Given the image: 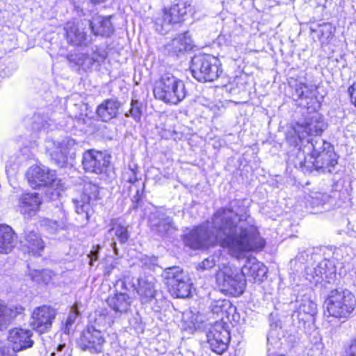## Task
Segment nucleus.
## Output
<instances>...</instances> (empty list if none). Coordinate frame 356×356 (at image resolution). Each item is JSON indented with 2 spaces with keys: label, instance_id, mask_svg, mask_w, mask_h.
Listing matches in <instances>:
<instances>
[{
  "label": "nucleus",
  "instance_id": "f257e3e1",
  "mask_svg": "<svg viewBox=\"0 0 356 356\" xmlns=\"http://www.w3.org/2000/svg\"><path fill=\"white\" fill-rule=\"evenodd\" d=\"M184 242L195 250L218 244L235 257L264 247L254 218L236 200L228 208L218 209L207 226H200L186 235Z\"/></svg>",
  "mask_w": 356,
  "mask_h": 356
},
{
  "label": "nucleus",
  "instance_id": "f03ea898",
  "mask_svg": "<svg viewBox=\"0 0 356 356\" xmlns=\"http://www.w3.org/2000/svg\"><path fill=\"white\" fill-rule=\"evenodd\" d=\"M306 141L305 149H300L298 152L300 167L332 172L337 159L331 144L320 138L307 139Z\"/></svg>",
  "mask_w": 356,
  "mask_h": 356
},
{
  "label": "nucleus",
  "instance_id": "7ed1b4c3",
  "mask_svg": "<svg viewBox=\"0 0 356 356\" xmlns=\"http://www.w3.org/2000/svg\"><path fill=\"white\" fill-rule=\"evenodd\" d=\"M114 293L111 294L106 300L110 309L101 308L95 312V323L99 326H111L115 318L130 310L133 299L127 293L126 282L119 279L114 284Z\"/></svg>",
  "mask_w": 356,
  "mask_h": 356
},
{
  "label": "nucleus",
  "instance_id": "20e7f679",
  "mask_svg": "<svg viewBox=\"0 0 356 356\" xmlns=\"http://www.w3.org/2000/svg\"><path fill=\"white\" fill-rule=\"evenodd\" d=\"M153 92L155 98L172 104H177L186 95L184 82L169 72L155 82Z\"/></svg>",
  "mask_w": 356,
  "mask_h": 356
},
{
  "label": "nucleus",
  "instance_id": "39448f33",
  "mask_svg": "<svg viewBox=\"0 0 356 356\" xmlns=\"http://www.w3.org/2000/svg\"><path fill=\"white\" fill-rule=\"evenodd\" d=\"M325 305L330 316L346 319L356 308V298L347 289H334L330 292Z\"/></svg>",
  "mask_w": 356,
  "mask_h": 356
},
{
  "label": "nucleus",
  "instance_id": "423d86ee",
  "mask_svg": "<svg viewBox=\"0 0 356 356\" xmlns=\"http://www.w3.org/2000/svg\"><path fill=\"white\" fill-rule=\"evenodd\" d=\"M191 71L200 82L213 81L222 72L218 58L210 54L195 56L191 60Z\"/></svg>",
  "mask_w": 356,
  "mask_h": 356
},
{
  "label": "nucleus",
  "instance_id": "0eeeda50",
  "mask_svg": "<svg viewBox=\"0 0 356 356\" xmlns=\"http://www.w3.org/2000/svg\"><path fill=\"white\" fill-rule=\"evenodd\" d=\"M26 176L29 184L33 188L49 186V190H55L56 195H59L60 191L65 188L62 180L56 177L55 171L46 166H32L27 172Z\"/></svg>",
  "mask_w": 356,
  "mask_h": 356
},
{
  "label": "nucleus",
  "instance_id": "6e6552de",
  "mask_svg": "<svg viewBox=\"0 0 356 356\" xmlns=\"http://www.w3.org/2000/svg\"><path fill=\"white\" fill-rule=\"evenodd\" d=\"M163 277L171 294L176 298H187L191 293L192 283L188 275L177 266L166 268Z\"/></svg>",
  "mask_w": 356,
  "mask_h": 356
},
{
  "label": "nucleus",
  "instance_id": "1a4fd4ad",
  "mask_svg": "<svg viewBox=\"0 0 356 356\" xmlns=\"http://www.w3.org/2000/svg\"><path fill=\"white\" fill-rule=\"evenodd\" d=\"M100 188L92 182H86L81 195L72 199L76 212L86 223L90 218V212L97 200H100Z\"/></svg>",
  "mask_w": 356,
  "mask_h": 356
},
{
  "label": "nucleus",
  "instance_id": "9d476101",
  "mask_svg": "<svg viewBox=\"0 0 356 356\" xmlns=\"http://www.w3.org/2000/svg\"><path fill=\"white\" fill-rule=\"evenodd\" d=\"M326 127L327 124L319 113L314 111L309 113L302 122H297L294 128L295 134L299 140V143L296 142L295 146L300 145L301 147L307 136H320Z\"/></svg>",
  "mask_w": 356,
  "mask_h": 356
},
{
  "label": "nucleus",
  "instance_id": "9b49d317",
  "mask_svg": "<svg viewBox=\"0 0 356 356\" xmlns=\"http://www.w3.org/2000/svg\"><path fill=\"white\" fill-rule=\"evenodd\" d=\"M94 325H89L83 330L79 339V346L83 350H88L91 354H99L103 351V346L105 343L104 334L101 328L95 323L94 316Z\"/></svg>",
  "mask_w": 356,
  "mask_h": 356
},
{
  "label": "nucleus",
  "instance_id": "f8f14e48",
  "mask_svg": "<svg viewBox=\"0 0 356 356\" xmlns=\"http://www.w3.org/2000/svg\"><path fill=\"white\" fill-rule=\"evenodd\" d=\"M76 145L75 140L65 138L61 141L48 138L45 140V148L54 163L63 167L67 161V154Z\"/></svg>",
  "mask_w": 356,
  "mask_h": 356
},
{
  "label": "nucleus",
  "instance_id": "ddd939ff",
  "mask_svg": "<svg viewBox=\"0 0 356 356\" xmlns=\"http://www.w3.org/2000/svg\"><path fill=\"white\" fill-rule=\"evenodd\" d=\"M56 315V310L50 306L35 307L31 314L30 325L40 334L48 332Z\"/></svg>",
  "mask_w": 356,
  "mask_h": 356
},
{
  "label": "nucleus",
  "instance_id": "4468645a",
  "mask_svg": "<svg viewBox=\"0 0 356 356\" xmlns=\"http://www.w3.org/2000/svg\"><path fill=\"white\" fill-rule=\"evenodd\" d=\"M111 163V156L106 152L90 149L83 154V168L90 172L102 174L105 172Z\"/></svg>",
  "mask_w": 356,
  "mask_h": 356
},
{
  "label": "nucleus",
  "instance_id": "2eb2a0df",
  "mask_svg": "<svg viewBox=\"0 0 356 356\" xmlns=\"http://www.w3.org/2000/svg\"><path fill=\"white\" fill-rule=\"evenodd\" d=\"M306 278L310 282L318 283L325 280L330 282L336 275V268L332 261L324 259L315 267L305 268Z\"/></svg>",
  "mask_w": 356,
  "mask_h": 356
},
{
  "label": "nucleus",
  "instance_id": "dca6fc26",
  "mask_svg": "<svg viewBox=\"0 0 356 356\" xmlns=\"http://www.w3.org/2000/svg\"><path fill=\"white\" fill-rule=\"evenodd\" d=\"M148 224L152 232L162 236L176 229L172 217L161 210H156L149 214Z\"/></svg>",
  "mask_w": 356,
  "mask_h": 356
},
{
  "label": "nucleus",
  "instance_id": "f3484780",
  "mask_svg": "<svg viewBox=\"0 0 356 356\" xmlns=\"http://www.w3.org/2000/svg\"><path fill=\"white\" fill-rule=\"evenodd\" d=\"M297 310L292 314L293 321H298L305 325L306 323L313 324L317 314V307L314 302L307 298L297 300Z\"/></svg>",
  "mask_w": 356,
  "mask_h": 356
},
{
  "label": "nucleus",
  "instance_id": "a211bd4d",
  "mask_svg": "<svg viewBox=\"0 0 356 356\" xmlns=\"http://www.w3.org/2000/svg\"><path fill=\"white\" fill-rule=\"evenodd\" d=\"M86 26V22H67L64 28L67 42L74 46L86 45L90 41L85 31Z\"/></svg>",
  "mask_w": 356,
  "mask_h": 356
},
{
  "label": "nucleus",
  "instance_id": "6ab92c4d",
  "mask_svg": "<svg viewBox=\"0 0 356 356\" xmlns=\"http://www.w3.org/2000/svg\"><path fill=\"white\" fill-rule=\"evenodd\" d=\"M8 341L14 352L31 348L34 344L33 332L30 330L15 327L9 331Z\"/></svg>",
  "mask_w": 356,
  "mask_h": 356
},
{
  "label": "nucleus",
  "instance_id": "aec40b11",
  "mask_svg": "<svg viewBox=\"0 0 356 356\" xmlns=\"http://www.w3.org/2000/svg\"><path fill=\"white\" fill-rule=\"evenodd\" d=\"M135 289L142 304L149 303L157 300L159 292L155 288V280L152 277H139Z\"/></svg>",
  "mask_w": 356,
  "mask_h": 356
},
{
  "label": "nucleus",
  "instance_id": "412c9836",
  "mask_svg": "<svg viewBox=\"0 0 356 356\" xmlns=\"http://www.w3.org/2000/svg\"><path fill=\"white\" fill-rule=\"evenodd\" d=\"M42 203L38 193H24L19 199L18 210L25 218L35 216Z\"/></svg>",
  "mask_w": 356,
  "mask_h": 356
},
{
  "label": "nucleus",
  "instance_id": "4be33fe9",
  "mask_svg": "<svg viewBox=\"0 0 356 356\" xmlns=\"http://www.w3.org/2000/svg\"><path fill=\"white\" fill-rule=\"evenodd\" d=\"M241 272L244 275V278L247 277L255 282H260L266 277L267 268L255 257H250L245 260Z\"/></svg>",
  "mask_w": 356,
  "mask_h": 356
},
{
  "label": "nucleus",
  "instance_id": "5701e85b",
  "mask_svg": "<svg viewBox=\"0 0 356 356\" xmlns=\"http://www.w3.org/2000/svg\"><path fill=\"white\" fill-rule=\"evenodd\" d=\"M111 16H93L90 20L86 21L95 35L109 37L114 32V27L111 21Z\"/></svg>",
  "mask_w": 356,
  "mask_h": 356
},
{
  "label": "nucleus",
  "instance_id": "b1692460",
  "mask_svg": "<svg viewBox=\"0 0 356 356\" xmlns=\"http://www.w3.org/2000/svg\"><path fill=\"white\" fill-rule=\"evenodd\" d=\"M188 32L179 35L164 46V51L170 55H178L192 49Z\"/></svg>",
  "mask_w": 356,
  "mask_h": 356
},
{
  "label": "nucleus",
  "instance_id": "393cba45",
  "mask_svg": "<svg viewBox=\"0 0 356 356\" xmlns=\"http://www.w3.org/2000/svg\"><path fill=\"white\" fill-rule=\"evenodd\" d=\"M121 106L122 104L118 99H108L97 106L96 113L103 122H108L117 117Z\"/></svg>",
  "mask_w": 356,
  "mask_h": 356
},
{
  "label": "nucleus",
  "instance_id": "a878e982",
  "mask_svg": "<svg viewBox=\"0 0 356 356\" xmlns=\"http://www.w3.org/2000/svg\"><path fill=\"white\" fill-rule=\"evenodd\" d=\"M16 243L17 236L12 227L4 224L0 225V254H8Z\"/></svg>",
  "mask_w": 356,
  "mask_h": 356
},
{
  "label": "nucleus",
  "instance_id": "bb28decb",
  "mask_svg": "<svg viewBox=\"0 0 356 356\" xmlns=\"http://www.w3.org/2000/svg\"><path fill=\"white\" fill-rule=\"evenodd\" d=\"M30 252L40 254L44 248V243L38 232L27 228L24 232V238L22 241Z\"/></svg>",
  "mask_w": 356,
  "mask_h": 356
},
{
  "label": "nucleus",
  "instance_id": "cd10ccee",
  "mask_svg": "<svg viewBox=\"0 0 356 356\" xmlns=\"http://www.w3.org/2000/svg\"><path fill=\"white\" fill-rule=\"evenodd\" d=\"M24 310L22 306H7L0 302V330L7 328L13 320Z\"/></svg>",
  "mask_w": 356,
  "mask_h": 356
},
{
  "label": "nucleus",
  "instance_id": "c85d7f7f",
  "mask_svg": "<svg viewBox=\"0 0 356 356\" xmlns=\"http://www.w3.org/2000/svg\"><path fill=\"white\" fill-rule=\"evenodd\" d=\"M229 280L226 292L237 296L243 293L245 286V278H244L241 272L236 273L232 269V275Z\"/></svg>",
  "mask_w": 356,
  "mask_h": 356
},
{
  "label": "nucleus",
  "instance_id": "c756f323",
  "mask_svg": "<svg viewBox=\"0 0 356 356\" xmlns=\"http://www.w3.org/2000/svg\"><path fill=\"white\" fill-rule=\"evenodd\" d=\"M108 235L116 237L120 243H125L129 238L128 225H124L116 220L112 222V227L108 232Z\"/></svg>",
  "mask_w": 356,
  "mask_h": 356
},
{
  "label": "nucleus",
  "instance_id": "7c9ffc66",
  "mask_svg": "<svg viewBox=\"0 0 356 356\" xmlns=\"http://www.w3.org/2000/svg\"><path fill=\"white\" fill-rule=\"evenodd\" d=\"M67 58L70 63H74L84 71H87L91 68L90 56L86 54L81 52L71 53L67 55Z\"/></svg>",
  "mask_w": 356,
  "mask_h": 356
},
{
  "label": "nucleus",
  "instance_id": "2f4dec72",
  "mask_svg": "<svg viewBox=\"0 0 356 356\" xmlns=\"http://www.w3.org/2000/svg\"><path fill=\"white\" fill-rule=\"evenodd\" d=\"M230 340L229 331H223L222 338L207 341L211 350L217 354L223 353L227 348Z\"/></svg>",
  "mask_w": 356,
  "mask_h": 356
},
{
  "label": "nucleus",
  "instance_id": "473e14b6",
  "mask_svg": "<svg viewBox=\"0 0 356 356\" xmlns=\"http://www.w3.org/2000/svg\"><path fill=\"white\" fill-rule=\"evenodd\" d=\"M28 276L36 283L47 284L52 280L53 273L47 269H33L29 270Z\"/></svg>",
  "mask_w": 356,
  "mask_h": 356
},
{
  "label": "nucleus",
  "instance_id": "72a5a7b5",
  "mask_svg": "<svg viewBox=\"0 0 356 356\" xmlns=\"http://www.w3.org/2000/svg\"><path fill=\"white\" fill-rule=\"evenodd\" d=\"M232 275V268L224 264L216 274V282L222 291H226L229 284V280Z\"/></svg>",
  "mask_w": 356,
  "mask_h": 356
},
{
  "label": "nucleus",
  "instance_id": "f704fd0d",
  "mask_svg": "<svg viewBox=\"0 0 356 356\" xmlns=\"http://www.w3.org/2000/svg\"><path fill=\"white\" fill-rule=\"evenodd\" d=\"M312 33H316L320 40H327L332 35L333 28L330 23L319 24L316 29L311 28Z\"/></svg>",
  "mask_w": 356,
  "mask_h": 356
},
{
  "label": "nucleus",
  "instance_id": "c9c22d12",
  "mask_svg": "<svg viewBox=\"0 0 356 356\" xmlns=\"http://www.w3.org/2000/svg\"><path fill=\"white\" fill-rule=\"evenodd\" d=\"M216 265H218L219 268L222 267V264H220V257L216 254H213L199 263L196 268L197 270L204 271L212 268Z\"/></svg>",
  "mask_w": 356,
  "mask_h": 356
},
{
  "label": "nucleus",
  "instance_id": "e433bc0d",
  "mask_svg": "<svg viewBox=\"0 0 356 356\" xmlns=\"http://www.w3.org/2000/svg\"><path fill=\"white\" fill-rule=\"evenodd\" d=\"M142 104L138 101L132 99L131 102V108L128 112L125 113L124 115L127 118L131 117L136 122H139L141 119Z\"/></svg>",
  "mask_w": 356,
  "mask_h": 356
},
{
  "label": "nucleus",
  "instance_id": "4c0bfd02",
  "mask_svg": "<svg viewBox=\"0 0 356 356\" xmlns=\"http://www.w3.org/2000/svg\"><path fill=\"white\" fill-rule=\"evenodd\" d=\"M78 316L79 312L77 309L74 308L72 309L66 321L62 326V330L65 334H69L73 330V325L74 324Z\"/></svg>",
  "mask_w": 356,
  "mask_h": 356
},
{
  "label": "nucleus",
  "instance_id": "58836bf2",
  "mask_svg": "<svg viewBox=\"0 0 356 356\" xmlns=\"http://www.w3.org/2000/svg\"><path fill=\"white\" fill-rule=\"evenodd\" d=\"M42 225L51 233H56L61 229H65V221L54 219H44Z\"/></svg>",
  "mask_w": 356,
  "mask_h": 356
},
{
  "label": "nucleus",
  "instance_id": "ea45409f",
  "mask_svg": "<svg viewBox=\"0 0 356 356\" xmlns=\"http://www.w3.org/2000/svg\"><path fill=\"white\" fill-rule=\"evenodd\" d=\"M230 302L226 299L214 300L211 302L210 308L213 314H218L226 311L230 307Z\"/></svg>",
  "mask_w": 356,
  "mask_h": 356
},
{
  "label": "nucleus",
  "instance_id": "a19ab883",
  "mask_svg": "<svg viewBox=\"0 0 356 356\" xmlns=\"http://www.w3.org/2000/svg\"><path fill=\"white\" fill-rule=\"evenodd\" d=\"M223 331L228 330L224 327L221 323H216L208 332L207 334V341L222 338Z\"/></svg>",
  "mask_w": 356,
  "mask_h": 356
},
{
  "label": "nucleus",
  "instance_id": "79ce46f5",
  "mask_svg": "<svg viewBox=\"0 0 356 356\" xmlns=\"http://www.w3.org/2000/svg\"><path fill=\"white\" fill-rule=\"evenodd\" d=\"M311 94L312 91L305 83H299L296 84L293 95L297 97V99L308 98Z\"/></svg>",
  "mask_w": 356,
  "mask_h": 356
},
{
  "label": "nucleus",
  "instance_id": "37998d69",
  "mask_svg": "<svg viewBox=\"0 0 356 356\" xmlns=\"http://www.w3.org/2000/svg\"><path fill=\"white\" fill-rule=\"evenodd\" d=\"M328 195L325 193H314L312 196H310V200H308L312 207H318L319 206L323 205L325 202L328 200Z\"/></svg>",
  "mask_w": 356,
  "mask_h": 356
},
{
  "label": "nucleus",
  "instance_id": "c03bdc74",
  "mask_svg": "<svg viewBox=\"0 0 356 356\" xmlns=\"http://www.w3.org/2000/svg\"><path fill=\"white\" fill-rule=\"evenodd\" d=\"M107 54L105 50L95 47V49H92V55L90 56L91 60V67L95 63H102L106 58Z\"/></svg>",
  "mask_w": 356,
  "mask_h": 356
},
{
  "label": "nucleus",
  "instance_id": "a18cd8bd",
  "mask_svg": "<svg viewBox=\"0 0 356 356\" xmlns=\"http://www.w3.org/2000/svg\"><path fill=\"white\" fill-rule=\"evenodd\" d=\"M136 175V170L129 167L124 172L122 177L124 181L131 184H135L138 181Z\"/></svg>",
  "mask_w": 356,
  "mask_h": 356
},
{
  "label": "nucleus",
  "instance_id": "49530a36",
  "mask_svg": "<svg viewBox=\"0 0 356 356\" xmlns=\"http://www.w3.org/2000/svg\"><path fill=\"white\" fill-rule=\"evenodd\" d=\"M312 250L307 249L300 252L296 257V260L300 263L304 264L309 261V257L312 254Z\"/></svg>",
  "mask_w": 356,
  "mask_h": 356
},
{
  "label": "nucleus",
  "instance_id": "de8ad7c7",
  "mask_svg": "<svg viewBox=\"0 0 356 356\" xmlns=\"http://www.w3.org/2000/svg\"><path fill=\"white\" fill-rule=\"evenodd\" d=\"M345 356H356V338L345 347Z\"/></svg>",
  "mask_w": 356,
  "mask_h": 356
},
{
  "label": "nucleus",
  "instance_id": "09e8293b",
  "mask_svg": "<svg viewBox=\"0 0 356 356\" xmlns=\"http://www.w3.org/2000/svg\"><path fill=\"white\" fill-rule=\"evenodd\" d=\"M54 220L65 221V229L68 228V215L65 210L58 209Z\"/></svg>",
  "mask_w": 356,
  "mask_h": 356
},
{
  "label": "nucleus",
  "instance_id": "8fccbe9b",
  "mask_svg": "<svg viewBox=\"0 0 356 356\" xmlns=\"http://www.w3.org/2000/svg\"><path fill=\"white\" fill-rule=\"evenodd\" d=\"M351 252V248H350L349 246L348 245H341L339 248H337L334 252V254L336 255L337 257L339 254H341L342 257H343V254L345 252L346 254V256H349L350 257V254L349 253V252Z\"/></svg>",
  "mask_w": 356,
  "mask_h": 356
},
{
  "label": "nucleus",
  "instance_id": "3c124183",
  "mask_svg": "<svg viewBox=\"0 0 356 356\" xmlns=\"http://www.w3.org/2000/svg\"><path fill=\"white\" fill-rule=\"evenodd\" d=\"M350 102L356 107V82L348 88Z\"/></svg>",
  "mask_w": 356,
  "mask_h": 356
},
{
  "label": "nucleus",
  "instance_id": "603ef678",
  "mask_svg": "<svg viewBox=\"0 0 356 356\" xmlns=\"http://www.w3.org/2000/svg\"><path fill=\"white\" fill-rule=\"evenodd\" d=\"M14 353L13 349L0 343V356H13Z\"/></svg>",
  "mask_w": 356,
  "mask_h": 356
},
{
  "label": "nucleus",
  "instance_id": "864d4df0",
  "mask_svg": "<svg viewBox=\"0 0 356 356\" xmlns=\"http://www.w3.org/2000/svg\"><path fill=\"white\" fill-rule=\"evenodd\" d=\"M65 348V344H58L56 348V351L54 350L51 353V356H60L61 353L63 352V349Z\"/></svg>",
  "mask_w": 356,
  "mask_h": 356
},
{
  "label": "nucleus",
  "instance_id": "5fc2aeb1",
  "mask_svg": "<svg viewBox=\"0 0 356 356\" xmlns=\"http://www.w3.org/2000/svg\"><path fill=\"white\" fill-rule=\"evenodd\" d=\"M99 249H100V246L97 245L96 247L95 250L91 251L90 254V264L91 265L92 264V263L93 260H97V259Z\"/></svg>",
  "mask_w": 356,
  "mask_h": 356
},
{
  "label": "nucleus",
  "instance_id": "6e6d98bb",
  "mask_svg": "<svg viewBox=\"0 0 356 356\" xmlns=\"http://www.w3.org/2000/svg\"><path fill=\"white\" fill-rule=\"evenodd\" d=\"M141 193L140 190L138 188L136 191V195L133 197V201L135 202H138L140 199Z\"/></svg>",
  "mask_w": 356,
  "mask_h": 356
},
{
  "label": "nucleus",
  "instance_id": "4d7b16f0",
  "mask_svg": "<svg viewBox=\"0 0 356 356\" xmlns=\"http://www.w3.org/2000/svg\"><path fill=\"white\" fill-rule=\"evenodd\" d=\"M141 193L140 190L138 188L136 191V195L133 197V201L135 202H138L140 199Z\"/></svg>",
  "mask_w": 356,
  "mask_h": 356
},
{
  "label": "nucleus",
  "instance_id": "13d9d810",
  "mask_svg": "<svg viewBox=\"0 0 356 356\" xmlns=\"http://www.w3.org/2000/svg\"><path fill=\"white\" fill-rule=\"evenodd\" d=\"M88 120L89 118L87 117V115H86L84 118L82 114L79 115V121H81L83 124H87Z\"/></svg>",
  "mask_w": 356,
  "mask_h": 356
},
{
  "label": "nucleus",
  "instance_id": "bf43d9fd",
  "mask_svg": "<svg viewBox=\"0 0 356 356\" xmlns=\"http://www.w3.org/2000/svg\"><path fill=\"white\" fill-rule=\"evenodd\" d=\"M113 268V267L108 266L105 270V275H107L108 276L110 275L111 273V270Z\"/></svg>",
  "mask_w": 356,
  "mask_h": 356
},
{
  "label": "nucleus",
  "instance_id": "052dcab7",
  "mask_svg": "<svg viewBox=\"0 0 356 356\" xmlns=\"http://www.w3.org/2000/svg\"><path fill=\"white\" fill-rule=\"evenodd\" d=\"M111 246L113 247V250L116 252L117 251V248H116V242L113 241L111 243Z\"/></svg>",
  "mask_w": 356,
  "mask_h": 356
}]
</instances>
